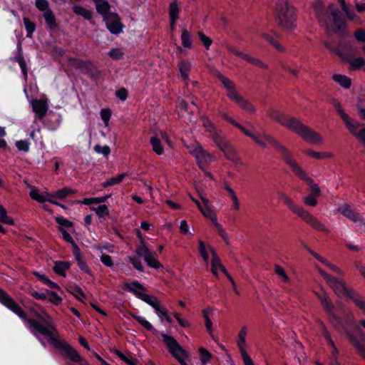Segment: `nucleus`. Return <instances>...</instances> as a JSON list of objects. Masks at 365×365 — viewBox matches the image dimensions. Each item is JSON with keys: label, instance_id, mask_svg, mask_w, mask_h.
I'll return each instance as SVG.
<instances>
[{"label": "nucleus", "instance_id": "obj_50", "mask_svg": "<svg viewBox=\"0 0 365 365\" xmlns=\"http://www.w3.org/2000/svg\"><path fill=\"white\" fill-rule=\"evenodd\" d=\"M187 103L183 99H179L178 101V104L176 106L177 111L178 112L179 115L185 116V113L187 112Z\"/></svg>", "mask_w": 365, "mask_h": 365}, {"label": "nucleus", "instance_id": "obj_9", "mask_svg": "<svg viewBox=\"0 0 365 365\" xmlns=\"http://www.w3.org/2000/svg\"><path fill=\"white\" fill-rule=\"evenodd\" d=\"M136 235L140 241V245L135 249V254L138 257H142L146 264L153 269H158L163 267L162 264L157 259L156 255L146 246L143 234L139 230H136Z\"/></svg>", "mask_w": 365, "mask_h": 365}, {"label": "nucleus", "instance_id": "obj_46", "mask_svg": "<svg viewBox=\"0 0 365 365\" xmlns=\"http://www.w3.org/2000/svg\"><path fill=\"white\" fill-rule=\"evenodd\" d=\"M91 210L95 211L98 217H104L109 215V210L106 205H101L98 207H92Z\"/></svg>", "mask_w": 365, "mask_h": 365}, {"label": "nucleus", "instance_id": "obj_60", "mask_svg": "<svg viewBox=\"0 0 365 365\" xmlns=\"http://www.w3.org/2000/svg\"><path fill=\"white\" fill-rule=\"evenodd\" d=\"M180 230L182 234L187 235L190 237L193 236V234L190 231L189 225L186 220H182L180 223Z\"/></svg>", "mask_w": 365, "mask_h": 365}, {"label": "nucleus", "instance_id": "obj_32", "mask_svg": "<svg viewBox=\"0 0 365 365\" xmlns=\"http://www.w3.org/2000/svg\"><path fill=\"white\" fill-rule=\"evenodd\" d=\"M140 299L143 300V302L148 304L150 306H151L155 311L158 307L160 306L158 299L152 295H149L146 293H144V294L140 295Z\"/></svg>", "mask_w": 365, "mask_h": 365}, {"label": "nucleus", "instance_id": "obj_58", "mask_svg": "<svg viewBox=\"0 0 365 365\" xmlns=\"http://www.w3.org/2000/svg\"><path fill=\"white\" fill-rule=\"evenodd\" d=\"M359 336L362 341H364V344L360 343L359 341L354 346V347L357 349L359 353L365 358V334L360 333Z\"/></svg>", "mask_w": 365, "mask_h": 365}, {"label": "nucleus", "instance_id": "obj_2", "mask_svg": "<svg viewBox=\"0 0 365 365\" xmlns=\"http://www.w3.org/2000/svg\"><path fill=\"white\" fill-rule=\"evenodd\" d=\"M313 9L317 18L321 25L324 26L327 31L338 34H345L346 31V22L341 18L340 11L333 4H329L327 11L324 12L323 3L321 0H317L313 4Z\"/></svg>", "mask_w": 365, "mask_h": 365}, {"label": "nucleus", "instance_id": "obj_18", "mask_svg": "<svg viewBox=\"0 0 365 365\" xmlns=\"http://www.w3.org/2000/svg\"><path fill=\"white\" fill-rule=\"evenodd\" d=\"M108 30L113 34H118L122 32L123 24L120 21L119 16L115 13H110L103 18Z\"/></svg>", "mask_w": 365, "mask_h": 365}, {"label": "nucleus", "instance_id": "obj_33", "mask_svg": "<svg viewBox=\"0 0 365 365\" xmlns=\"http://www.w3.org/2000/svg\"><path fill=\"white\" fill-rule=\"evenodd\" d=\"M333 80L344 88H349L351 86V79L344 75L334 74Z\"/></svg>", "mask_w": 365, "mask_h": 365}, {"label": "nucleus", "instance_id": "obj_61", "mask_svg": "<svg viewBox=\"0 0 365 365\" xmlns=\"http://www.w3.org/2000/svg\"><path fill=\"white\" fill-rule=\"evenodd\" d=\"M71 293L80 301H81L82 299L85 297L82 289L77 286L71 288Z\"/></svg>", "mask_w": 365, "mask_h": 365}, {"label": "nucleus", "instance_id": "obj_48", "mask_svg": "<svg viewBox=\"0 0 365 365\" xmlns=\"http://www.w3.org/2000/svg\"><path fill=\"white\" fill-rule=\"evenodd\" d=\"M170 19H178L179 17V8L177 1L174 0L169 6Z\"/></svg>", "mask_w": 365, "mask_h": 365}, {"label": "nucleus", "instance_id": "obj_10", "mask_svg": "<svg viewBox=\"0 0 365 365\" xmlns=\"http://www.w3.org/2000/svg\"><path fill=\"white\" fill-rule=\"evenodd\" d=\"M163 343L165 344L169 352L175 357L181 365H187L185 359L188 357L187 352L178 344L177 340L172 336L166 334H161Z\"/></svg>", "mask_w": 365, "mask_h": 365}, {"label": "nucleus", "instance_id": "obj_14", "mask_svg": "<svg viewBox=\"0 0 365 365\" xmlns=\"http://www.w3.org/2000/svg\"><path fill=\"white\" fill-rule=\"evenodd\" d=\"M0 303L19 317L23 319L26 317L22 308L1 288H0Z\"/></svg>", "mask_w": 365, "mask_h": 365}, {"label": "nucleus", "instance_id": "obj_55", "mask_svg": "<svg viewBox=\"0 0 365 365\" xmlns=\"http://www.w3.org/2000/svg\"><path fill=\"white\" fill-rule=\"evenodd\" d=\"M60 232L62 234L63 239L66 242L71 243L72 245L73 250H75V247H78V246L76 245L71 235L66 230H65L63 228H60Z\"/></svg>", "mask_w": 365, "mask_h": 365}, {"label": "nucleus", "instance_id": "obj_11", "mask_svg": "<svg viewBox=\"0 0 365 365\" xmlns=\"http://www.w3.org/2000/svg\"><path fill=\"white\" fill-rule=\"evenodd\" d=\"M287 165L299 178L306 182L310 186L312 192L311 195L314 196L320 195L321 190L318 185L314 183L313 180L308 176L305 170L302 169L294 158L289 162Z\"/></svg>", "mask_w": 365, "mask_h": 365}, {"label": "nucleus", "instance_id": "obj_3", "mask_svg": "<svg viewBox=\"0 0 365 365\" xmlns=\"http://www.w3.org/2000/svg\"><path fill=\"white\" fill-rule=\"evenodd\" d=\"M282 126L292 132L295 133L304 140L313 143H322V137L311 128L305 125L299 119L287 115L282 122Z\"/></svg>", "mask_w": 365, "mask_h": 365}, {"label": "nucleus", "instance_id": "obj_20", "mask_svg": "<svg viewBox=\"0 0 365 365\" xmlns=\"http://www.w3.org/2000/svg\"><path fill=\"white\" fill-rule=\"evenodd\" d=\"M247 334V327H242L237 336V345L239 346L240 354L242 356V359L244 361H247L249 359H251L248 354L247 353L245 346L246 344V336Z\"/></svg>", "mask_w": 365, "mask_h": 365}, {"label": "nucleus", "instance_id": "obj_22", "mask_svg": "<svg viewBox=\"0 0 365 365\" xmlns=\"http://www.w3.org/2000/svg\"><path fill=\"white\" fill-rule=\"evenodd\" d=\"M320 325H321L322 330V334H323L324 339H326L327 342L330 345V346L332 349L331 356L333 357V359L334 360L335 364L338 365V361H336L338 354H339L338 349L336 347L334 342L331 339V335H330L329 332L327 331L324 324L321 322Z\"/></svg>", "mask_w": 365, "mask_h": 365}, {"label": "nucleus", "instance_id": "obj_4", "mask_svg": "<svg viewBox=\"0 0 365 365\" xmlns=\"http://www.w3.org/2000/svg\"><path fill=\"white\" fill-rule=\"evenodd\" d=\"M279 199L287 206V207L294 213L301 217L307 224L317 231L326 233L329 232V230L322 224L317 217L308 211L305 210L302 207L297 206L294 201L286 194L281 192Z\"/></svg>", "mask_w": 365, "mask_h": 365}, {"label": "nucleus", "instance_id": "obj_41", "mask_svg": "<svg viewBox=\"0 0 365 365\" xmlns=\"http://www.w3.org/2000/svg\"><path fill=\"white\" fill-rule=\"evenodd\" d=\"M150 144L152 145L153 151L157 155H162L164 153V148L161 145L160 140L157 137H152L150 138Z\"/></svg>", "mask_w": 365, "mask_h": 365}, {"label": "nucleus", "instance_id": "obj_26", "mask_svg": "<svg viewBox=\"0 0 365 365\" xmlns=\"http://www.w3.org/2000/svg\"><path fill=\"white\" fill-rule=\"evenodd\" d=\"M207 249L212 255V272L214 275L217 277L218 270L220 269L223 264H222L221 260L217 256L215 250L211 246H208Z\"/></svg>", "mask_w": 365, "mask_h": 365}, {"label": "nucleus", "instance_id": "obj_31", "mask_svg": "<svg viewBox=\"0 0 365 365\" xmlns=\"http://www.w3.org/2000/svg\"><path fill=\"white\" fill-rule=\"evenodd\" d=\"M70 266L71 264L68 262L57 261L54 264L53 270L56 274L65 277L66 272L70 268Z\"/></svg>", "mask_w": 365, "mask_h": 365}, {"label": "nucleus", "instance_id": "obj_63", "mask_svg": "<svg viewBox=\"0 0 365 365\" xmlns=\"http://www.w3.org/2000/svg\"><path fill=\"white\" fill-rule=\"evenodd\" d=\"M108 56L113 59H120L123 56V53L118 48H112L108 52Z\"/></svg>", "mask_w": 365, "mask_h": 365}, {"label": "nucleus", "instance_id": "obj_21", "mask_svg": "<svg viewBox=\"0 0 365 365\" xmlns=\"http://www.w3.org/2000/svg\"><path fill=\"white\" fill-rule=\"evenodd\" d=\"M338 212L354 222L363 223V217L351 208L348 205H344L338 209Z\"/></svg>", "mask_w": 365, "mask_h": 365}, {"label": "nucleus", "instance_id": "obj_42", "mask_svg": "<svg viewBox=\"0 0 365 365\" xmlns=\"http://www.w3.org/2000/svg\"><path fill=\"white\" fill-rule=\"evenodd\" d=\"M23 21L26 30V36L28 38H32L33 34L36 30L35 24L27 17H24Z\"/></svg>", "mask_w": 365, "mask_h": 365}, {"label": "nucleus", "instance_id": "obj_13", "mask_svg": "<svg viewBox=\"0 0 365 365\" xmlns=\"http://www.w3.org/2000/svg\"><path fill=\"white\" fill-rule=\"evenodd\" d=\"M35 6L42 13L47 26L51 29H56L58 24L53 11L50 9L48 1L47 0H36Z\"/></svg>", "mask_w": 365, "mask_h": 365}, {"label": "nucleus", "instance_id": "obj_23", "mask_svg": "<svg viewBox=\"0 0 365 365\" xmlns=\"http://www.w3.org/2000/svg\"><path fill=\"white\" fill-rule=\"evenodd\" d=\"M123 288L125 289L127 291L134 294L139 299L140 294H144V292L140 291L145 290V288L143 286V284H141L140 282L137 281H134L130 283H124Z\"/></svg>", "mask_w": 365, "mask_h": 365}, {"label": "nucleus", "instance_id": "obj_56", "mask_svg": "<svg viewBox=\"0 0 365 365\" xmlns=\"http://www.w3.org/2000/svg\"><path fill=\"white\" fill-rule=\"evenodd\" d=\"M242 58L245 59V61H248L249 63H250L252 64L257 65V66H259L262 68L266 67L265 65L261 61H259V59L255 58L248 54L244 53L243 55H242Z\"/></svg>", "mask_w": 365, "mask_h": 365}, {"label": "nucleus", "instance_id": "obj_53", "mask_svg": "<svg viewBox=\"0 0 365 365\" xmlns=\"http://www.w3.org/2000/svg\"><path fill=\"white\" fill-rule=\"evenodd\" d=\"M275 273L281 278V280L284 282H289V278L287 275L285 270L279 265H275L274 267Z\"/></svg>", "mask_w": 365, "mask_h": 365}, {"label": "nucleus", "instance_id": "obj_57", "mask_svg": "<svg viewBox=\"0 0 365 365\" xmlns=\"http://www.w3.org/2000/svg\"><path fill=\"white\" fill-rule=\"evenodd\" d=\"M100 114L105 125L108 126L111 117V110L108 108H103L101 110Z\"/></svg>", "mask_w": 365, "mask_h": 365}, {"label": "nucleus", "instance_id": "obj_59", "mask_svg": "<svg viewBox=\"0 0 365 365\" xmlns=\"http://www.w3.org/2000/svg\"><path fill=\"white\" fill-rule=\"evenodd\" d=\"M351 68L356 69L361 68L362 66H365L364 59L361 57L355 58L349 61Z\"/></svg>", "mask_w": 365, "mask_h": 365}, {"label": "nucleus", "instance_id": "obj_16", "mask_svg": "<svg viewBox=\"0 0 365 365\" xmlns=\"http://www.w3.org/2000/svg\"><path fill=\"white\" fill-rule=\"evenodd\" d=\"M317 296L319 301L322 303L324 309L329 314V319L331 324L336 326L337 324L340 323L339 319L336 316L334 313V306L333 304L325 292H322L320 293H317Z\"/></svg>", "mask_w": 365, "mask_h": 365}, {"label": "nucleus", "instance_id": "obj_39", "mask_svg": "<svg viewBox=\"0 0 365 365\" xmlns=\"http://www.w3.org/2000/svg\"><path fill=\"white\" fill-rule=\"evenodd\" d=\"M211 313V309H205L202 311V316L205 319V328L209 333L210 335L212 336L213 329H212V323L209 317V314Z\"/></svg>", "mask_w": 365, "mask_h": 365}, {"label": "nucleus", "instance_id": "obj_62", "mask_svg": "<svg viewBox=\"0 0 365 365\" xmlns=\"http://www.w3.org/2000/svg\"><path fill=\"white\" fill-rule=\"evenodd\" d=\"M101 262L106 267H111L113 266V261L110 256L102 254L100 257Z\"/></svg>", "mask_w": 365, "mask_h": 365}, {"label": "nucleus", "instance_id": "obj_5", "mask_svg": "<svg viewBox=\"0 0 365 365\" xmlns=\"http://www.w3.org/2000/svg\"><path fill=\"white\" fill-rule=\"evenodd\" d=\"M275 16L278 24L283 29L290 30L295 26L296 11L290 0H277Z\"/></svg>", "mask_w": 365, "mask_h": 365}, {"label": "nucleus", "instance_id": "obj_6", "mask_svg": "<svg viewBox=\"0 0 365 365\" xmlns=\"http://www.w3.org/2000/svg\"><path fill=\"white\" fill-rule=\"evenodd\" d=\"M217 78L223 85L227 96L231 101L235 102L240 108L251 114L255 112V107L238 93L232 81L220 73L217 75Z\"/></svg>", "mask_w": 365, "mask_h": 365}, {"label": "nucleus", "instance_id": "obj_35", "mask_svg": "<svg viewBox=\"0 0 365 365\" xmlns=\"http://www.w3.org/2000/svg\"><path fill=\"white\" fill-rule=\"evenodd\" d=\"M73 11L78 16H81L86 20H91L92 18L91 12L81 6H75L73 7Z\"/></svg>", "mask_w": 365, "mask_h": 365}, {"label": "nucleus", "instance_id": "obj_64", "mask_svg": "<svg viewBox=\"0 0 365 365\" xmlns=\"http://www.w3.org/2000/svg\"><path fill=\"white\" fill-rule=\"evenodd\" d=\"M113 353H115L121 360H123L127 364H128V365H135V362L132 359H130L128 357H127L126 356H125L119 350H115L113 351Z\"/></svg>", "mask_w": 365, "mask_h": 365}, {"label": "nucleus", "instance_id": "obj_12", "mask_svg": "<svg viewBox=\"0 0 365 365\" xmlns=\"http://www.w3.org/2000/svg\"><path fill=\"white\" fill-rule=\"evenodd\" d=\"M189 152L196 158L197 163L202 170H204L205 168H207L208 165L215 160L213 155L207 153L200 144L189 147Z\"/></svg>", "mask_w": 365, "mask_h": 365}, {"label": "nucleus", "instance_id": "obj_40", "mask_svg": "<svg viewBox=\"0 0 365 365\" xmlns=\"http://www.w3.org/2000/svg\"><path fill=\"white\" fill-rule=\"evenodd\" d=\"M179 69L183 79H188L189 71L191 69V63L187 61H182L180 63Z\"/></svg>", "mask_w": 365, "mask_h": 365}, {"label": "nucleus", "instance_id": "obj_34", "mask_svg": "<svg viewBox=\"0 0 365 365\" xmlns=\"http://www.w3.org/2000/svg\"><path fill=\"white\" fill-rule=\"evenodd\" d=\"M181 41L182 45L184 48H192V38L190 32L185 29H183L181 30Z\"/></svg>", "mask_w": 365, "mask_h": 365}, {"label": "nucleus", "instance_id": "obj_30", "mask_svg": "<svg viewBox=\"0 0 365 365\" xmlns=\"http://www.w3.org/2000/svg\"><path fill=\"white\" fill-rule=\"evenodd\" d=\"M303 153L305 155L317 160L328 159L333 158V154L331 153H319L314 151L311 149H305L303 150Z\"/></svg>", "mask_w": 365, "mask_h": 365}, {"label": "nucleus", "instance_id": "obj_24", "mask_svg": "<svg viewBox=\"0 0 365 365\" xmlns=\"http://www.w3.org/2000/svg\"><path fill=\"white\" fill-rule=\"evenodd\" d=\"M93 1L95 3L97 12L103 16V19L110 14L109 13L110 5L108 1L93 0Z\"/></svg>", "mask_w": 365, "mask_h": 365}, {"label": "nucleus", "instance_id": "obj_52", "mask_svg": "<svg viewBox=\"0 0 365 365\" xmlns=\"http://www.w3.org/2000/svg\"><path fill=\"white\" fill-rule=\"evenodd\" d=\"M199 244V252L204 261L206 263H208L209 261V255L207 250V247L205 246V244L202 240L198 241Z\"/></svg>", "mask_w": 365, "mask_h": 365}, {"label": "nucleus", "instance_id": "obj_44", "mask_svg": "<svg viewBox=\"0 0 365 365\" xmlns=\"http://www.w3.org/2000/svg\"><path fill=\"white\" fill-rule=\"evenodd\" d=\"M133 319H135L138 322H139L145 329L149 331H156L152 324L146 320V319L143 317L138 315L136 314H132Z\"/></svg>", "mask_w": 365, "mask_h": 365}, {"label": "nucleus", "instance_id": "obj_19", "mask_svg": "<svg viewBox=\"0 0 365 365\" xmlns=\"http://www.w3.org/2000/svg\"><path fill=\"white\" fill-rule=\"evenodd\" d=\"M202 125L206 130L210 133L212 140L216 143L217 140H221L225 136L222 132L218 130L216 126L211 122V120L207 117L202 118Z\"/></svg>", "mask_w": 365, "mask_h": 365}, {"label": "nucleus", "instance_id": "obj_36", "mask_svg": "<svg viewBox=\"0 0 365 365\" xmlns=\"http://www.w3.org/2000/svg\"><path fill=\"white\" fill-rule=\"evenodd\" d=\"M76 191L69 187H63L57 190L53 194H51V197H56L60 200L66 198L68 195L75 193Z\"/></svg>", "mask_w": 365, "mask_h": 365}, {"label": "nucleus", "instance_id": "obj_8", "mask_svg": "<svg viewBox=\"0 0 365 365\" xmlns=\"http://www.w3.org/2000/svg\"><path fill=\"white\" fill-rule=\"evenodd\" d=\"M251 138L259 145L262 148H266L267 144L266 142L270 143L275 150L282 155V159L284 163L287 165L289 162L294 158L289 151V150L278 142L276 139H274L271 135L267 134H262L260 135H252Z\"/></svg>", "mask_w": 365, "mask_h": 365}, {"label": "nucleus", "instance_id": "obj_47", "mask_svg": "<svg viewBox=\"0 0 365 365\" xmlns=\"http://www.w3.org/2000/svg\"><path fill=\"white\" fill-rule=\"evenodd\" d=\"M51 303L55 305H59L62 302V298L58 296L56 292L47 290V299Z\"/></svg>", "mask_w": 365, "mask_h": 365}, {"label": "nucleus", "instance_id": "obj_49", "mask_svg": "<svg viewBox=\"0 0 365 365\" xmlns=\"http://www.w3.org/2000/svg\"><path fill=\"white\" fill-rule=\"evenodd\" d=\"M199 354L200 361L203 365L206 364L212 357L211 354L203 347L199 349Z\"/></svg>", "mask_w": 365, "mask_h": 365}, {"label": "nucleus", "instance_id": "obj_54", "mask_svg": "<svg viewBox=\"0 0 365 365\" xmlns=\"http://www.w3.org/2000/svg\"><path fill=\"white\" fill-rule=\"evenodd\" d=\"M268 115L272 119L277 121L281 125H282V122L287 116L286 115L279 113L277 110H270Z\"/></svg>", "mask_w": 365, "mask_h": 365}, {"label": "nucleus", "instance_id": "obj_15", "mask_svg": "<svg viewBox=\"0 0 365 365\" xmlns=\"http://www.w3.org/2000/svg\"><path fill=\"white\" fill-rule=\"evenodd\" d=\"M215 144L220 150L223 152L227 159L231 160L235 164L241 163L237 150L229 143L225 137L221 140H217Z\"/></svg>", "mask_w": 365, "mask_h": 365}, {"label": "nucleus", "instance_id": "obj_28", "mask_svg": "<svg viewBox=\"0 0 365 365\" xmlns=\"http://www.w3.org/2000/svg\"><path fill=\"white\" fill-rule=\"evenodd\" d=\"M261 37L265 41H268L272 46H273L277 51H284V47L282 46L276 39L277 36V34H274V36L271 34L267 33H262L260 34Z\"/></svg>", "mask_w": 365, "mask_h": 365}, {"label": "nucleus", "instance_id": "obj_17", "mask_svg": "<svg viewBox=\"0 0 365 365\" xmlns=\"http://www.w3.org/2000/svg\"><path fill=\"white\" fill-rule=\"evenodd\" d=\"M31 106L32 110L34 113V123H36V120H43L44 117L46 115L48 110V103L46 99H34L31 101Z\"/></svg>", "mask_w": 365, "mask_h": 365}, {"label": "nucleus", "instance_id": "obj_27", "mask_svg": "<svg viewBox=\"0 0 365 365\" xmlns=\"http://www.w3.org/2000/svg\"><path fill=\"white\" fill-rule=\"evenodd\" d=\"M29 195L31 199L36 200L40 203H43L46 201L48 202V200H50L51 197V194L47 192L40 193L36 187L31 188L29 192Z\"/></svg>", "mask_w": 365, "mask_h": 365}, {"label": "nucleus", "instance_id": "obj_38", "mask_svg": "<svg viewBox=\"0 0 365 365\" xmlns=\"http://www.w3.org/2000/svg\"><path fill=\"white\" fill-rule=\"evenodd\" d=\"M126 175V173L120 174L115 177L108 179L107 180L103 182L102 185L103 187H106L108 186L120 184L123 180Z\"/></svg>", "mask_w": 365, "mask_h": 365}, {"label": "nucleus", "instance_id": "obj_7", "mask_svg": "<svg viewBox=\"0 0 365 365\" xmlns=\"http://www.w3.org/2000/svg\"><path fill=\"white\" fill-rule=\"evenodd\" d=\"M327 284L333 289L337 296H346L350 298L355 304L361 310L365 312V301L357 293L349 289L344 280L339 279L332 276Z\"/></svg>", "mask_w": 365, "mask_h": 365}, {"label": "nucleus", "instance_id": "obj_25", "mask_svg": "<svg viewBox=\"0 0 365 365\" xmlns=\"http://www.w3.org/2000/svg\"><path fill=\"white\" fill-rule=\"evenodd\" d=\"M73 254L74 255V257L78 263V265L79 268L87 274H91L89 267L86 262V261L83 259V255L81 252V250L79 247H75V250H73Z\"/></svg>", "mask_w": 365, "mask_h": 365}, {"label": "nucleus", "instance_id": "obj_1", "mask_svg": "<svg viewBox=\"0 0 365 365\" xmlns=\"http://www.w3.org/2000/svg\"><path fill=\"white\" fill-rule=\"evenodd\" d=\"M24 313L26 314L25 312ZM36 317L44 322V324H41L39 322L33 319H27V314H26L24 319L21 318L22 319L26 320L29 325V329L34 335L38 337V335L41 334L47 337L48 341L56 349L63 351L66 357L71 361L74 363L83 361V357L73 347L70 346L68 343L59 340L58 331L48 314L46 312L42 315L38 314Z\"/></svg>", "mask_w": 365, "mask_h": 365}, {"label": "nucleus", "instance_id": "obj_43", "mask_svg": "<svg viewBox=\"0 0 365 365\" xmlns=\"http://www.w3.org/2000/svg\"><path fill=\"white\" fill-rule=\"evenodd\" d=\"M34 274L38 277V279L46 286L50 288L61 289L60 287L54 282L49 279L47 277L43 274H41L38 272H35Z\"/></svg>", "mask_w": 365, "mask_h": 365}, {"label": "nucleus", "instance_id": "obj_51", "mask_svg": "<svg viewBox=\"0 0 365 365\" xmlns=\"http://www.w3.org/2000/svg\"><path fill=\"white\" fill-rule=\"evenodd\" d=\"M139 257H140L138 255L134 257H128V259L133 264L135 269L140 272H143V266Z\"/></svg>", "mask_w": 365, "mask_h": 365}, {"label": "nucleus", "instance_id": "obj_45", "mask_svg": "<svg viewBox=\"0 0 365 365\" xmlns=\"http://www.w3.org/2000/svg\"><path fill=\"white\" fill-rule=\"evenodd\" d=\"M0 221L4 224L13 225L14 220L7 215L6 209L0 204Z\"/></svg>", "mask_w": 365, "mask_h": 365}, {"label": "nucleus", "instance_id": "obj_37", "mask_svg": "<svg viewBox=\"0 0 365 365\" xmlns=\"http://www.w3.org/2000/svg\"><path fill=\"white\" fill-rule=\"evenodd\" d=\"M201 212V213L203 215V216L209 220L210 221H215L217 218L216 214L215 213L214 210L210 207V205H202L201 207L199 209Z\"/></svg>", "mask_w": 365, "mask_h": 365}, {"label": "nucleus", "instance_id": "obj_29", "mask_svg": "<svg viewBox=\"0 0 365 365\" xmlns=\"http://www.w3.org/2000/svg\"><path fill=\"white\" fill-rule=\"evenodd\" d=\"M342 120L348 128L349 130L356 138L357 134H359L358 128H359L360 124L358 122L351 119L348 115L344 116Z\"/></svg>", "mask_w": 365, "mask_h": 365}]
</instances>
